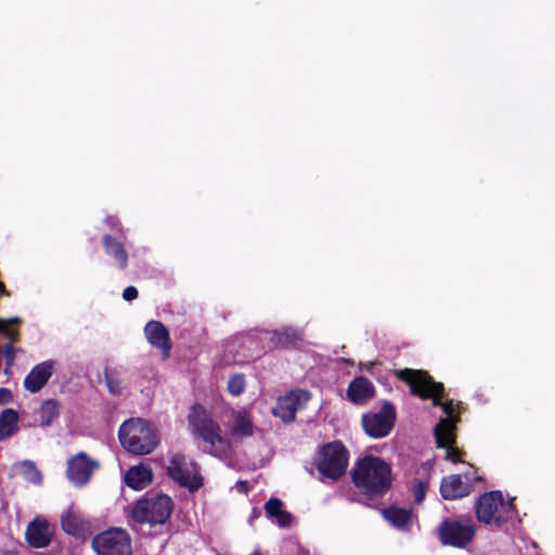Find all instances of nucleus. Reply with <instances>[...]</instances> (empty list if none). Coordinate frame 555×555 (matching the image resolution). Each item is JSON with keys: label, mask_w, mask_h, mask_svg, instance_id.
<instances>
[{"label": "nucleus", "mask_w": 555, "mask_h": 555, "mask_svg": "<svg viewBox=\"0 0 555 555\" xmlns=\"http://www.w3.org/2000/svg\"><path fill=\"white\" fill-rule=\"evenodd\" d=\"M396 377L409 385L413 396L423 400L431 399L434 406H440L446 418H441L436 426H440L444 422L441 434H452L456 430V423L460 416L455 414V405L452 400L442 402L444 397V386L440 382H436L433 376L423 370L403 369L395 372Z\"/></svg>", "instance_id": "nucleus-1"}, {"label": "nucleus", "mask_w": 555, "mask_h": 555, "mask_svg": "<svg viewBox=\"0 0 555 555\" xmlns=\"http://www.w3.org/2000/svg\"><path fill=\"white\" fill-rule=\"evenodd\" d=\"M350 475L354 487L371 500L383 498L392 485L389 464L374 455H366L358 460Z\"/></svg>", "instance_id": "nucleus-2"}, {"label": "nucleus", "mask_w": 555, "mask_h": 555, "mask_svg": "<svg viewBox=\"0 0 555 555\" xmlns=\"http://www.w3.org/2000/svg\"><path fill=\"white\" fill-rule=\"evenodd\" d=\"M191 434L204 442L205 451L215 456L222 457L231 449V441L217 420L202 404L195 403L188 414Z\"/></svg>", "instance_id": "nucleus-3"}, {"label": "nucleus", "mask_w": 555, "mask_h": 555, "mask_svg": "<svg viewBox=\"0 0 555 555\" xmlns=\"http://www.w3.org/2000/svg\"><path fill=\"white\" fill-rule=\"evenodd\" d=\"M118 437L121 446L137 455L150 454L158 443L151 424L143 418H130L124 422L119 427Z\"/></svg>", "instance_id": "nucleus-4"}, {"label": "nucleus", "mask_w": 555, "mask_h": 555, "mask_svg": "<svg viewBox=\"0 0 555 555\" xmlns=\"http://www.w3.org/2000/svg\"><path fill=\"white\" fill-rule=\"evenodd\" d=\"M476 518L479 522L501 528L516 514L514 500L505 501L501 491L481 494L475 503Z\"/></svg>", "instance_id": "nucleus-5"}, {"label": "nucleus", "mask_w": 555, "mask_h": 555, "mask_svg": "<svg viewBox=\"0 0 555 555\" xmlns=\"http://www.w3.org/2000/svg\"><path fill=\"white\" fill-rule=\"evenodd\" d=\"M349 456V450L340 440L322 444L314 462L320 480L338 481L346 474Z\"/></svg>", "instance_id": "nucleus-6"}, {"label": "nucleus", "mask_w": 555, "mask_h": 555, "mask_svg": "<svg viewBox=\"0 0 555 555\" xmlns=\"http://www.w3.org/2000/svg\"><path fill=\"white\" fill-rule=\"evenodd\" d=\"M173 502L167 494L145 495L132 507L131 518L140 524L164 525L170 517Z\"/></svg>", "instance_id": "nucleus-7"}, {"label": "nucleus", "mask_w": 555, "mask_h": 555, "mask_svg": "<svg viewBox=\"0 0 555 555\" xmlns=\"http://www.w3.org/2000/svg\"><path fill=\"white\" fill-rule=\"evenodd\" d=\"M437 535L442 545L464 548L475 539L476 526L470 516L448 517L439 524Z\"/></svg>", "instance_id": "nucleus-8"}, {"label": "nucleus", "mask_w": 555, "mask_h": 555, "mask_svg": "<svg viewBox=\"0 0 555 555\" xmlns=\"http://www.w3.org/2000/svg\"><path fill=\"white\" fill-rule=\"evenodd\" d=\"M91 547L96 555H132V540L120 527H111L95 534Z\"/></svg>", "instance_id": "nucleus-9"}, {"label": "nucleus", "mask_w": 555, "mask_h": 555, "mask_svg": "<svg viewBox=\"0 0 555 555\" xmlns=\"http://www.w3.org/2000/svg\"><path fill=\"white\" fill-rule=\"evenodd\" d=\"M166 472L175 482L190 492L197 491L204 485L198 464L188 460L183 453L170 456Z\"/></svg>", "instance_id": "nucleus-10"}, {"label": "nucleus", "mask_w": 555, "mask_h": 555, "mask_svg": "<svg viewBox=\"0 0 555 555\" xmlns=\"http://www.w3.org/2000/svg\"><path fill=\"white\" fill-rule=\"evenodd\" d=\"M395 405L385 401L378 412H370L362 415L361 423L365 434L374 439H380L390 434L396 422Z\"/></svg>", "instance_id": "nucleus-11"}, {"label": "nucleus", "mask_w": 555, "mask_h": 555, "mask_svg": "<svg viewBox=\"0 0 555 555\" xmlns=\"http://www.w3.org/2000/svg\"><path fill=\"white\" fill-rule=\"evenodd\" d=\"M310 400L308 390H291L285 396L278 398L272 414L284 423H292L296 418L298 409Z\"/></svg>", "instance_id": "nucleus-12"}, {"label": "nucleus", "mask_w": 555, "mask_h": 555, "mask_svg": "<svg viewBox=\"0 0 555 555\" xmlns=\"http://www.w3.org/2000/svg\"><path fill=\"white\" fill-rule=\"evenodd\" d=\"M144 335L147 343L160 351L163 360L170 358L172 343L168 328L160 321H149L144 326Z\"/></svg>", "instance_id": "nucleus-13"}, {"label": "nucleus", "mask_w": 555, "mask_h": 555, "mask_svg": "<svg viewBox=\"0 0 555 555\" xmlns=\"http://www.w3.org/2000/svg\"><path fill=\"white\" fill-rule=\"evenodd\" d=\"M98 463L91 460L87 453L79 452L72 456L67 463V477L75 485L82 486L89 481Z\"/></svg>", "instance_id": "nucleus-14"}, {"label": "nucleus", "mask_w": 555, "mask_h": 555, "mask_svg": "<svg viewBox=\"0 0 555 555\" xmlns=\"http://www.w3.org/2000/svg\"><path fill=\"white\" fill-rule=\"evenodd\" d=\"M443 500L453 501L469 495L473 485L460 474L443 477L439 488Z\"/></svg>", "instance_id": "nucleus-15"}, {"label": "nucleus", "mask_w": 555, "mask_h": 555, "mask_svg": "<svg viewBox=\"0 0 555 555\" xmlns=\"http://www.w3.org/2000/svg\"><path fill=\"white\" fill-rule=\"evenodd\" d=\"M54 361L47 360L35 365L24 379L27 391L36 393L40 391L52 376Z\"/></svg>", "instance_id": "nucleus-16"}, {"label": "nucleus", "mask_w": 555, "mask_h": 555, "mask_svg": "<svg viewBox=\"0 0 555 555\" xmlns=\"http://www.w3.org/2000/svg\"><path fill=\"white\" fill-rule=\"evenodd\" d=\"M25 537L31 547L41 548L50 544L53 530L47 520L35 519L27 526Z\"/></svg>", "instance_id": "nucleus-17"}, {"label": "nucleus", "mask_w": 555, "mask_h": 555, "mask_svg": "<svg viewBox=\"0 0 555 555\" xmlns=\"http://www.w3.org/2000/svg\"><path fill=\"white\" fill-rule=\"evenodd\" d=\"M101 241L105 255L120 271H125L129 264V255L124 243L112 234H104Z\"/></svg>", "instance_id": "nucleus-18"}, {"label": "nucleus", "mask_w": 555, "mask_h": 555, "mask_svg": "<svg viewBox=\"0 0 555 555\" xmlns=\"http://www.w3.org/2000/svg\"><path fill=\"white\" fill-rule=\"evenodd\" d=\"M62 529L69 535L85 538L90 533V521L75 511L68 509L61 517Z\"/></svg>", "instance_id": "nucleus-19"}, {"label": "nucleus", "mask_w": 555, "mask_h": 555, "mask_svg": "<svg viewBox=\"0 0 555 555\" xmlns=\"http://www.w3.org/2000/svg\"><path fill=\"white\" fill-rule=\"evenodd\" d=\"M375 395V388L372 382L364 376L353 378L347 389L348 399L356 404H363Z\"/></svg>", "instance_id": "nucleus-20"}, {"label": "nucleus", "mask_w": 555, "mask_h": 555, "mask_svg": "<svg viewBox=\"0 0 555 555\" xmlns=\"http://www.w3.org/2000/svg\"><path fill=\"white\" fill-rule=\"evenodd\" d=\"M382 516L386 519L393 528L400 531H410L413 522V509L398 506H388L380 511Z\"/></svg>", "instance_id": "nucleus-21"}, {"label": "nucleus", "mask_w": 555, "mask_h": 555, "mask_svg": "<svg viewBox=\"0 0 555 555\" xmlns=\"http://www.w3.org/2000/svg\"><path fill=\"white\" fill-rule=\"evenodd\" d=\"M125 483L133 490H143L153 480L152 469L144 465L139 464L128 468L124 477Z\"/></svg>", "instance_id": "nucleus-22"}, {"label": "nucleus", "mask_w": 555, "mask_h": 555, "mask_svg": "<svg viewBox=\"0 0 555 555\" xmlns=\"http://www.w3.org/2000/svg\"><path fill=\"white\" fill-rule=\"evenodd\" d=\"M444 424H447V422L440 426H435L434 434L437 447L447 450V460L453 463L461 462V456L464 454V452L455 447V433L441 434Z\"/></svg>", "instance_id": "nucleus-23"}, {"label": "nucleus", "mask_w": 555, "mask_h": 555, "mask_svg": "<svg viewBox=\"0 0 555 555\" xmlns=\"http://www.w3.org/2000/svg\"><path fill=\"white\" fill-rule=\"evenodd\" d=\"M255 425L250 414L246 411L233 413V424L229 429V436L232 438H248L254 435Z\"/></svg>", "instance_id": "nucleus-24"}, {"label": "nucleus", "mask_w": 555, "mask_h": 555, "mask_svg": "<svg viewBox=\"0 0 555 555\" xmlns=\"http://www.w3.org/2000/svg\"><path fill=\"white\" fill-rule=\"evenodd\" d=\"M266 514L269 518L276 519L280 527H288L293 521V515L283 509V502L278 498H270L264 504Z\"/></svg>", "instance_id": "nucleus-25"}, {"label": "nucleus", "mask_w": 555, "mask_h": 555, "mask_svg": "<svg viewBox=\"0 0 555 555\" xmlns=\"http://www.w3.org/2000/svg\"><path fill=\"white\" fill-rule=\"evenodd\" d=\"M20 415L14 409H4L0 413V442L18 431Z\"/></svg>", "instance_id": "nucleus-26"}, {"label": "nucleus", "mask_w": 555, "mask_h": 555, "mask_svg": "<svg viewBox=\"0 0 555 555\" xmlns=\"http://www.w3.org/2000/svg\"><path fill=\"white\" fill-rule=\"evenodd\" d=\"M271 340L273 346L278 349H291L301 341V336L297 330L287 327L274 332Z\"/></svg>", "instance_id": "nucleus-27"}, {"label": "nucleus", "mask_w": 555, "mask_h": 555, "mask_svg": "<svg viewBox=\"0 0 555 555\" xmlns=\"http://www.w3.org/2000/svg\"><path fill=\"white\" fill-rule=\"evenodd\" d=\"M61 404L55 399H48L43 401L39 408V422L41 427H47L52 424L54 420L60 416Z\"/></svg>", "instance_id": "nucleus-28"}, {"label": "nucleus", "mask_w": 555, "mask_h": 555, "mask_svg": "<svg viewBox=\"0 0 555 555\" xmlns=\"http://www.w3.org/2000/svg\"><path fill=\"white\" fill-rule=\"evenodd\" d=\"M20 474L24 480L30 483L40 485L42 481V475L33 461L22 462L20 464Z\"/></svg>", "instance_id": "nucleus-29"}, {"label": "nucleus", "mask_w": 555, "mask_h": 555, "mask_svg": "<svg viewBox=\"0 0 555 555\" xmlns=\"http://www.w3.org/2000/svg\"><path fill=\"white\" fill-rule=\"evenodd\" d=\"M21 322L22 320L18 317L0 319V334L4 335L11 343H18L20 331L12 328L11 325H18Z\"/></svg>", "instance_id": "nucleus-30"}, {"label": "nucleus", "mask_w": 555, "mask_h": 555, "mask_svg": "<svg viewBox=\"0 0 555 555\" xmlns=\"http://www.w3.org/2000/svg\"><path fill=\"white\" fill-rule=\"evenodd\" d=\"M228 390L233 396H240L245 390V378L242 374H236L230 377L228 382Z\"/></svg>", "instance_id": "nucleus-31"}, {"label": "nucleus", "mask_w": 555, "mask_h": 555, "mask_svg": "<svg viewBox=\"0 0 555 555\" xmlns=\"http://www.w3.org/2000/svg\"><path fill=\"white\" fill-rule=\"evenodd\" d=\"M104 222L111 231L115 232L120 237H126L124 225L117 216L108 215L105 217Z\"/></svg>", "instance_id": "nucleus-32"}, {"label": "nucleus", "mask_w": 555, "mask_h": 555, "mask_svg": "<svg viewBox=\"0 0 555 555\" xmlns=\"http://www.w3.org/2000/svg\"><path fill=\"white\" fill-rule=\"evenodd\" d=\"M427 482L422 480H416L412 486V492L414 496V501L416 504H421L427 492Z\"/></svg>", "instance_id": "nucleus-33"}, {"label": "nucleus", "mask_w": 555, "mask_h": 555, "mask_svg": "<svg viewBox=\"0 0 555 555\" xmlns=\"http://www.w3.org/2000/svg\"><path fill=\"white\" fill-rule=\"evenodd\" d=\"M105 382L112 395L120 393V382L113 372H105Z\"/></svg>", "instance_id": "nucleus-34"}, {"label": "nucleus", "mask_w": 555, "mask_h": 555, "mask_svg": "<svg viewBox=\"0 0 555 555\" xmlns=\"http://www.w3.org/2000/svg\"><path fill=\"white\" fill-rule=\"evenodd\" d=\"M13 344L14 343L10 341L8 344H4L3 347H1V354L4 356L8 367L13 365L15 361L16 350Z\"/></svg>", "instance_id": "nucleus-35"}, {"label": "nucleus", "mask_w": 555, "mask_h": 555, "mask_svg": "<svg viewBox=\"0 0 555 555\" xmlns=\"http://www.w3.org/2000/svg\"><path fill=\"white\" fill-rule=\"evenodd\" d=\"M139 296V292L134 286H127L122 292V298L126 301H132L137 299Z\"/></svg>", "instance_id": "nucleus-36"}, {"label": "nucleus", "mask_w": 555, "mask_h": 555, "mask_svg": "<svg viewBox=\"0 0 555 555\" xmlns=\"http://www.w3.org/2000/svg\"><path fill=\"white\" fill-rule=\"evenodd\" d=\"M235 489L240 493L247 494L250 491L251 487L249 486V482L247 480H237L235 483Z\"/></svg>", "instance_id": "nucleus-37"}, {"label": "nucleus", "mask_w": 555, "mask_h": 555, "mask_svg": "<svg viewBox=\"0 0 555 555\" xmlns=\"http://www.w3.org/2000/svg\"><path fill=\"white\" fill-rule=\"evenodd\" d=\"M12 401V392L8 388H0V405Z\"/></svg>", "instance_id": "nucleus-38"}, {"label": "nucleus", "mask_w": 555, "mask_h": 555, "mask_svg": "<svg viewBox=\"0 0 555 555\" xmlns=\"http://www.w3.org/2000/svg\"><path fill=\"white\" fill-rule=\"evenodd\" d=\"M1 296H5V297H10L11 294L10 292L7 289L5 285L0 281V297Z\"/></svg>", "instance_id": "nucleus-39"}, {"label": "nucleus", "mask_w": 555, "mask_h": 555, "mask_svg": "<svg viewBox=\"0 0 555 555\" xmlns=\"http://www.w3.org/2000/svg\"><path fill=\"white\" fill-rule=\"evenodd\" d=\"M250 555H262V553L259 551H254Z\"/></svg>", "instance_id": "nucleus-40"}]
</instances>
